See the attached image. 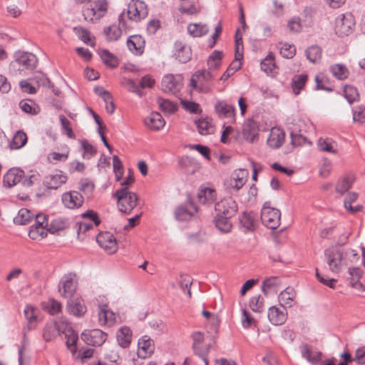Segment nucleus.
Wrapping results in <instances>:
<instances>
[{"mask_svg":"<svg viewBox=\"0 0 365 365\" xmlns=\"http://www.w3.org/2000/svg\"><path fill=\"white\" fill-rule=\"evenodd\" d=\"M217 215L233 217L237 212V205L232 197H227L217 202L215 206Z\"/></svg>","mask_w":365,"mask_h":365,"instance_id":"nucleus-12","label":"nucleus"},{"mask_svg":"<svg viewBox=\"0 0 365 365\" xmlns=\"http://www.w3.org/2000/svg\"><path fill=\"white\" fill-rule=\"evenodd\" d=\"M215 110L220 118H230L232 120L235 118L236 110L235 107L225 101H217L215 105Z\"/></svg>","mask_w":365,"mask_h":365,"instance_id":"nucleus-22","label":"nucleus"},{"mask_svg":"<svg viewBox=\"0 0 365 365\" xmlns=\"http://www.w3.org/2000/svg\"><path fill=\"white\" fill-rule=\"evenodd\" d=\"M121 85L124 86L128 91L135 93L140 97L144 95V93L139 88L137 83L132 79L123 78Z\"/></svg>","mask_w":365,"mask_h":365,"instance_id":"nucleus-56","label":"nucleus"},{"mask_svg":"<svg viewBox=\"0 0 365 365\" xmlns=\"http://www.w3.org/2000/svg\"><path fill=\"white\" fill-rule=\"evenodd\" d=\"M157 102L160 110L165 113L172 114L177 110V106L169 100L158 98Z\"/></svg>","mask_w":365,"mask_h":365,"instance_id":"nucleus-58","label":"nucleus"},{"mask_svg":"<svg viewBox=\"0 0 365 365\" xmlns=\"http://www.w3.org/2000/svg\"><path fill=\"white\" fill-rule=\"evenodd\" d=\"M98 323L101 326L111 327L115 322V314L107 304H100L98 307Z\"/></svg>","mask_w":365,"mask_h":365,"instance_id":"nucleus-19","label":"nucleus"},{"mask_svg":"<svg viewBox=\"0 0 365 365\" xmlns=\"http://www.w3.org/2000/svg\"><path fill=\"white\" fill-rule=\"evenodd\" d=\"M70 225L68 219L62 217H58L53 219L50 223L48 230L50 232L54 233L56 232L65 230Z\"/></svg>","mask_w":365,"mask_h":365,"instance_id":"nucleus-38","label":"nucleus"},{"mask_svg":"<svg viewBox=\"0 0 365 365\" xmlns=\"http://www.w3.org/2000/svg\"><path fill=\"white\" fill-rule=\"evenodd\" d=\"M222 53L214 51L207 59L208 71L217 70L221 65Z\"/></svg>","mask_w":365,"mask_h":365,"instance_id":"nucleus-50","label":"nucleus"},{"mask_svg":"<svg viewBox=\"0 0 365 365\" xmlns=\"http://www.w3.org/2000/svg\"><path fill=\"white\" fill-rule=\"evenodd\" d=\"M182 77L181 75L168 74L163 76L161 82L162 89L166 93H175L181 87Z\"/></svg>","mask_w":365,"mask_h":365,"instance_id":"nucleus-15","label":"nucleus"},{"mask_svg":"<svg viewBox=\"0 0 365 365\" xmlns=\"http://www.w3.org/2000/svg\"><path fill=\"white\" fill-rule=\"evenodd\" d=\"M124 14H121L118 17L119 25H111L105 29L104 33L108 41H117L121 36V29L125 27L124 21Z\"/></svg>","mask_w":365,"mask_h":365,"instance_id":"nucleus-27","label":"nucleus"},{"mask_svg":"<svg viewBox=\"0 0 365 365\" xmlns=\"http://www.w3.org/2000/svg\"><path fill=\"white\" fill-rule=\"evenodd\" d=\"M77 280L76 274L68 273L65 274L58 284V292L64 298H71L76 291Z\"/></svg>","mask_w":365,"mask_h":365,"instance_id":"nucleus-7","label":"nucleus"},{"mask_svg":"<svg viewBox=\"0 0 365 365\" xmlns=\"http://www.w3.org/2000/svg\"><path fill=\"white\" fill-rule=\"evenodd\" d=\"M15 61L23 69L34 70L38 63V58L32 53L26 51H16L15 53Z\"/></svg>","mask_w":365,"mask_h":365,"instance_id":"nucleus-13","label":"nucleus"},{"mask_svg":"<svg viewBox=\"0 0 365 365\" xmlns=\"http://www.w3.org/2000/svg\"><path fill=\"white\" fill-rule=\"evenodd\" d=\"M280 283V279L278 277H269L262 282V291L266 296L276 294L279 290Z\"/></svg>","mask_w":365,"mask_h":365,"instance_id":"nucleus-32","label":"nucleus"},{"mask_svg":"<svg viewBox=\"0 0 365 365\" xmlns=\"http://www.w3.org/2000/svg\"><path fill=\"white\" fill-rule=\"evenodd\" d=\"M215 77V75L212 71L207 69L198 70L192 74L190 81V86L197 93H209L212 90V80Z\"/></svg>","mask_w":365,"mask_h":365,"instance_id":"nucleus-1","label":"nucleus"},{"mask_svg":"<svg viewBox=\"0 0 365 365\" xmlns=\"http://www.w3.org/2000/svg\"><path fill=\"white\" fill-rule=\"evenodd\" d=\"M99 55L103 62L110 68H115L118 65V60L116 56L106 49L99 51Z\"/></svg>","mask_w":365,"mask_h":365,"instance_id":"nucleus-48","label":"nucleus"},{"mask_svg":"<svg viewBox=\"0 0 365 365\" xmlns=\"http://www.w3.org/2000/svg\"><path fill=\"white\" fill-rule=\"evenodd\" d=\"M43 309L51 315L56 314L61 311L62 305L54 299H50L43 304Z\"/></svg>","mask_w":365,"mask_h":365,"instance_id":"nucleus-54","label":"nucleus"},{"mask_svg":"<svg viewBox=\"0 0 365 365\" xmlns=\"http://www.w3.org/2000/svg\"><path fill=\"white\" fill-rule=\"evenodd\" d=\"M34 218V213L26 208H21L14 218V222L16 225H26Z\"/></svg>","mask_w":365,"mask_h":365,"instance_id":"nucleus-41","label":"nucleus"},{"mask_svg":"<svg viewBox=\"0 0 365 365\" xmlns=\"http://www.w3.org/2000/svg\"><path fill=\"white\" fill-rule=\"evenodd\" d=\"M24 176V172L19 168H11L4 176V186L11 187L20 182Z\"/></svg>","mask_w":365,"mask_h":365,"instance_id":"nucleus-24","label":"nucleus"},{"mask_svg":"<svg viewBox=\"0 0 365 365\" xmlns=\"http://www.w3.org/2000/svg\"><path fill=\"white\" fill-rule=\"evenodd\" d=\"M208 27L205 24H190L187 26L188 33L194 37H200L208 32Z\"/></svg>","mask_w":365,"mask_h":365,"instance_id":"nucleus-52","label":"nucleus"},{"mask_svg":"<svg viewBox=\"0 0 365 365\" xmlns=\"http://www.w3.org/2000/svg\"><path fill=\"white\" fill-rule=\"evenodd\" d=\"M322 51L318 46H312L306 50L307 59L312 63H317L322 58Z\"/></svg>","mask_w":365,"mask_h":365,"instance_id":"nucleus-53","label":"nucleus"},{"mask_svg":"<svg viewBox=\"0 0 365 365\" xmlns=\"http://www.w3.org/2000/svg\"><path fill=\"white\" fill-rule=\"evenodd\" d=\"M106 0H97L83 7L82 13L86 21L96 23L108 12Z\"/></svg>","mask_w":365,"mask_h":365,"instance_id":"nucleus-3","label":"nucleus"},{"mask_svg":"<svg viewBox=\"0 0 365 365\" xmlns=\"http://www.w3.org/2000/svg\"><path fill=\"white\" fill-rule=\"evenodd\" d=\"M61 200L64 206L68 209H76L82 206L83 197L77 191H71L63 194Z\"/></svg>","mask_w":365,"mask_h":365,"instance_id":"nucleus-17","label":"nucleus"},{"mask_svg":"<svg viewBox=\"0 0 365 365\" xmlns=\"http://www.w3.org/2000/svg\"><path fill=\"white\" fill-rule=\"evenodd\" d=\"M49 232L48 228H42V227H31L30 230L29 232V236L32 240H41L47 235V232Z\"/></svg>","mask_w":365,"mask_h":365,"instance_id":"nucleus-61","label":"nucleus"},{"mask_svg":"<svg viewBox=\"0 0 365 365\" xmlns=\"http://www.w3.org/2000/svg\"><path fill=\"white\" fill-rule=\"evenodd\" d=\"M197 197L200 203L210 204L215 200L216 193L214 190L205 187L200 190Z\"/></svg>","mask_w":365,"mask_h":365,"instance_id":"nucleus-45","label":"nucleus"},{"mask_svg":"<svg viewBox=\"0 0 365 365\" xmlns=\"http://www.w3.org/2000/svg\"><path fill=\"white\" fill-rule=\"evenodd\" d=\"M281 212L270 206L269 202H265L261 210V220L262 224L269 229L274 230L280 225Z\"/></svg>","mask_w":365,"mask_h":365,"instance_id":"nucleus-5","label":"nucleus"},{"mask_svg":"<svg viewBox=\"0 0 365 365\" xmlns=\"http://www.w3.org/2000/svg\"><path fill=\"white\" fill-rule=\"evenodd\" d=\"M174 56L179 62L185 63L191 59V48L181 41H176L174 45Z\"/></svg>","mask_w":365,"mask_h":365,"instance_id":"nucleus-23","label":"nucleus"},{"mask_svg":"<svg viewBox=\"0 0 365 365\" xmlns=\"http://www.w3.org/2000/svg\"><path fill=\"white\" fill-rule=\"evenodd\" d=\"M261 68L267 74H273L275 73L276 65L274 62V55L269 52L267 56L262 61Z\"/></svg>","mask_w":365,"mask_h":365,"instance_id":"nucleus-43","label":"nucleus"},{"mask_svg":"<svg viewBox=\"0 0 365 365\" xmlns=\"http://www.w3.org/2000/svg\"><path fill=\"white\" fill-rule=\"evenodd\" d=\"M62 323L65 324V328L63 332H64L66 339V346L70 352L73 355H75L77 351L76 343L78 339V334L69 327L65 319H62Z\"/></svg>","mask_w":365,"mask_h":365,"instance_id":"nucleus-20","label":"nucleus"},{"mask_svg":"<svg viewBox=\"0 0 365 365\" xmlns=\"http://www.w3.org/2000/svg\"><path fill=\"white\" fill-rule=\"evenodd\" d=\"M344 96L349 103L359 100V93L357 89L351 86H345L344 88Z\"/></svg>","mask_w":365,"mask_h":365,"instance_id":"nucleus-60","label":"nucleus"},{"mask_svg":"<svg viewBox=\"0 0 365 365\" xmlns=\"http://www.w3.org/2000/svg\"><path fill=\"white\" fill-rule=\"evenodd\" d=\"M195 123L200 135H210L215 131V127L208 118L200 119Z\"/></svg>","mask_w":365,"mask_h":365,"instance_id":"nucleus-42","label":"nucleus"},{"mask_svg":"<svg viewBox=\"0 0 365 365\" xmlns=\"http://www.w3.org/2000/svg\"><path fill=\"white\" fill-rule=\"evenodd\" d=\"M353 120L360 123H365V107L359 106L353 108Z\"/></svg>","mask_w":365,"mask_h":365,"instance_id":"nucleus-64","label":"nucleus"},{"mask_svg":"<svg viewBox=\"0 0 365 365\" xmlns=\"http://www.w3.org/2000/svg\"><path fill=\"white\" fill-rule=\"evenodd\" d=\"M99 246L108 254H113L118 250V245L113 235L109 232H101L96 237Z\"/></svg>","mask_w":365,"mask_h":365,"instance_id":"nucleus-14","label":"nucleus"},{"mask_svg":"<svg viewBox=\"0 0 365 365\" xmlns=\"http://www.w3.org/2000/svg\"><path fill=\"white\" fill-rule=\"evenodd\" d=\"M155 346L153 340L148 336H143L138 340L137 354L139 358L146 359L154 352Z\"/></svg>","mask_w":365,"mask_h":365,"instance_id":"nucleus-18","label":"nucleus"},{"mask_svg":"<svg viewBox=\"0 0 365 365\" xmlns=\"http://www.w3.org/2000/svg\"><path fill=\"white\" fill-rule=\"evenodd\" d=\"M61 329L56 323L47 324L43 329V337L45 341H51L60 334Z\"/></svg>","mask_w":365,"mask_h":365,"instance_id":"nucleus-40","label":"nucleus"},{"mask_svg":"<svg viewBox=\"0 0 365 365\" xmlns=\"http://www.w3.org/2000/svg\"><path fill=\"white\" fill-rule=\"evenodd\" d=\"M284 137L285 134L282 129L277 127L272 128L267 139V145L273 149L279 148L284 143Z\"/></svg>","mask_w":365,"mask_h":365,"instance_id":"nucleus-26","label":"nucleus"},{"mask_svg":"<svg viewBox=\"0 0 365 365\" xmlns=\"http://www.w3.org/2000/svg\"><path fill=\"white\" fill-rule=\"evenodd\" d=\"M324 258L330 271L334 273H338L342 267L346 265L344 252L336 247H330L325 250Z\"/></svg>","mask_w":365,"mask_h":365,"instance_id":"nucleus-4","label":"nucleus"},{"mask_svg":"<svg viewBox=\"0 0 365 365\" xmlns=\"http://www.w3.org/2000/svg\"><path fill=\"white\" fill-rule=\"evenodd\" d=\"M355 25L354 16L351 14H341L335 19V33L339 37L347 36Z\"/></svg>","mask_w":365,"mask_h":365,"instance_id":"nucleus-6","label":"nucleus"},{"mask_svg":"<svg viewBox=\"0 0 365 365\" xmlns=\"http://www.w3.org/2000/svg\"><path fill=\"white\" fill-rule=\"evenodd\" d=\"M118 345L125 349L130 346L132 339V332L129 327H122L116 332Z\"/></svg>","mask_w":365,"mask_h":365,"instance_id":"nucleus-34","label":"nucleus"},{"mask_svg":"<svg viewBox=\"0 0 365 365\" xmlns=\"http://www.w3.org/2000/svg\"><path fill=\"white\" fill-rule=\"evenodd\" d=\"M191 338L192 339V348L194 353L199 357L207 356L210 349V344L205 342V334L199 331H193Z\"/></svg>","mask_w":365,"mask_h":365,"instance_id":"nucleus-10","label":"nucleus"},{"mask_svg":"<svg viewBox=\"0 0 365 365\" xmlns=\"http://www.w3.org/2000/svg\"><path fill=\"white\" fill-rule=\"evenodd\" d=\"M59 120L62 127V129L64 130L66 135L69 138H75V135L73 132L72 127L71 125V122L63 115L59 116Z\"/></svg>","mask_w":365,"mask_h":365,"instance_id":"nucleus-63","label":"nucleus"},{"mask_svg":"<svg viewBox=\"0 0 365 365\" xmlns=\"http://www.w3.org/2000/svg\"><path fill=\"white\" fill-rule=\"evenodd\" d=\"M145 40L141 36L133 35L127 40V46L128 49L135 55H141L145 48Z\"/></svg>","mask_w":365,"mask_h":365,"instance_id":"nucleus-29","label":"nucleus"},{"mask_svg":"<svg viewBox=\"0 0 365 365\" xmlns=\"http://www.w3.org/2000/svg\"><path fill=\"white\" fill-rule=\"evenodd\" d=\"M114 196L118 200V207L122 212L129 214L137 205L138 197L136 193L131 192L126 186L117 190Z\"/></svg>","mask_w":365,"mask_h":365,"instance_id":"nucleus-2","label":"nucleus"},{"mask_svg":"<svg viewBox=\"0 0 365 365\" xmlns=\"http://www.w3.org/2000/svg\"><path fill=\"white\" fill-rule=\"evenodd\" d=\"M107 334L98 329L85 330L81 334V339L88 345L101 346L106 340Z\"/></svg>","mask_w":365,"mask_h":365,"instance_id":"nucleus-11","label":"nucleus"},{"mask_svg":"<svg viewBox=\"0 0 365 365\" xmlns=\"http://www.w3.org/2000/svg\"><path fill=\"white\" fill-rule=\"evenodd\" d=\"M127 14L129 19L138 21L148 16L147 6L142 1L131 0L128 5Z\"/></svg>","mask_w":365,"mask_h":365,"instance_id":"nucleus-9","label":"nucleus"},{"mask_svg":"<svg viewBox=\"0 0 365 365\" xmlns=\"http://www.w3.org/2000/svg\"><path fill=\"white\" fill-rule=\"evenodd\" d=\"M255 217L252 212H244L240 218V223L245 231L255 229Z\"/></svg>","mask_w":365,"mask_h":365,"instance_id":"nucleus-46","label":"nucleus"},{"mask_svg":"<svg viewBox=\"0 0 365 365\" xmlns=\"http://www.w3.org/2000/svg\"><path fill=\"white\" fill-rule=\"evenodd\" d=\"M143 123L146 127L152 130H159L162 129L165 124V121L161 114L158 112L151 113L148 116L144 118Z\"/></svg>","mask_w":365,"mask_h":365,"instance_id":"nucleus-28","label":"nucleus"},{"mask_svg":"<svg viewBox=\"0 0 365 365\" xmlns=\"http://www.w3.org/2000/svg\"><path fill=\"white\" fill-rule=\"evenodd\" d=\"M320 151L336 154L337 153L336 143L329 138H320L317 143Z\"/></svg>","mask_w":365,"mask_h":365,"instance_id":"nucleus-36","label":"nucleus"},{"mask_svg":"<svg viewBox=\"0 0 365 365\" xmlns=\"http://www.w3.org/2000/svg\"><path fill=\"white\" fill-rule=\"evenodd\" d=\"M232 217L217 215L215 220L216 227L223 233L230 232L232 225L230 220Z\"/></svg>","mask_w":365,"mask_h":365,"instance_id":"nucleus-39","label":"nucleus"},{"mask_svg":"<svg viewBox=\"0 0 365 365\" xmlns=\"http://www.w3.org/2000/svg\"><path fill=\"white\" fill-rule=\"evenodd\" d=\"M248 172L245 169H239L233 172L231 176L226 179L225 185L230 191H238L247 182Z\"/></svg>","mask_w":365,"mask_h":365,"instance_id":"nucleus-8","label":"nucleus"},{"mask_svg":"<svg viewBox=\"0 0 365 365\" xmlns=\"http://www.w3.org/2000/svg\"><path fill=\"white\" fill-rule=\"evenodd\" d=\"M250 307L255 312H262L264 307V299L260 295L252 297L250 300Z\"/></svg>","mask_w":365,"mask_h":365,"instance_id":"nucleus-62","label":"nucleus"},{"mask_svg":"<svg viewBox=\"0 0 365 365\" xmlns=\"http://www.w3.org/2000/svg\"><path fill=\"white\" fill-rule=\"evenodd\" d=\"M296 297V292L292 287H287L280 292L278 300L282 307L284 308L292 307Z\"/></svg>","mask_w":365,"mask_h":365,"instance_id":"nucleus-33","label":"nucleus"},{"mask_svg":"<svg viewBox=\"0 0 365 365\" xmlns=\"http://www.w3.org/2000/svg\"><path fill=\"white\" fill-rule=\"evenodd\" d=\"M299 351L302 358L312 365H318L322 361V353L307 344H301Z\"/></svg>","mask_w":365,"mask_h":365,"instance_id":"nucleus-16","label":"nucleus"},{"mask_svg":"<svg viewBox=\"0 0 365 365\" xmlns=\"http://www.w3.org/2000/svg\"><path fill=\"white\" fill-rule=\"evenodd\" d=\"M279 53L285 58H292L296 54L295 46L288 43H279Z\"/></svg>","mask_w":365,"mask_h":365,"instance_id":"nucleus-57","label":"nucleus"},{"mask_svg":"<svg viewBox=\"0 0 365 365\" xmlns=\"http://www.w3.org/2000/svg\"><path fill=\"white\" fill-rule=\"evenodd\" d=\"M267 317L272 324L282 325L287 320V312L284 307L281 309L276 306H272L268 310Z\"/></svg>","mask_w":365,"mask_h":365,"instance_id":"nucleus-25","label":"nucleus"},{"mask_svg":"<svg viewBox=\"0 0 365 365\" xmlns=\"http://www.w3.org/2000/svg\"><path fill=\"white\" fill-rule=\"evenodd\" d=\"M38 312H39L36 308L31 305H26L25 307L24 313L25 318L28 322L29 329H33L36 327L38 322Z\"/></svg>","mask_w":365,"mask_h":365,"instance_id":"nucleus-35","label":"nucleus"},{"mask_svg":"<svg viewBox=\"0 0 365 365\" xmlns=\"http://www.w3.org/2000/svg\"><path fill=\"white\" fill-rule=\"evenodd\" d=\"M259 128L257 123L252 120L248 119L243 123L242 133L245 140L250 143L255 142L258 136Z\"/></svg>","mask_w":365,"mask_h":365,"instance_id":"nucleus-21","label":"nucleus"},{"mask_svg":"<svg viewBox=\"0 0 365 365\" xmlns=\"http://www.w3.org/2000/svg\"><path fill=\"white\" fill-rule=\"evenodd\" d=\"M329 71L339 80L346 79L349 74V70L345 66L341 63H336L329 67Z\"/></svg>","mask_w":365,"mask_h":365,"instance_id":"nucleus-47","label":"nucleus"},{"mask_svg":"<svg viewBox=\"0 0 365 365\" xmlns=\"http://www.w3.org/2000/svg\"><path fill=\"white\" fill-rule=\"evenodd\" d=\"M362 270L359 267H352L349 269V274L351 276L350 284L352 287H360L364 288L361 283L359 282V279L362 276Z\"/></svg>","mask_w":365,"mask_h":365,"instance_id":"nucleus-59","label":"nucleus"},{"mask_svg":"<svg viewBox=\"0 0 365 365\" xmlns=\"http://www.w3.org/2000/svg\"><path fill=\"white\" fill-rule=\"evenodd\" d=\"M308 76L307 74L295 75L292 79V88L295 95L299 94L304 88Z\"/></svg>","mask_w":365,"mask_h":365,"instance_id":"nucleus-44","label":"nucleus"},{"mask_svg":"<svg viewBox=\"0 0 365 365\" xmlns=\"http://www.w3.org/2000/svg\"><path fill=\"white\" fill-rule=\"evenodd\" d=\"M27 143V136L26 133L21 130L17 131L13 137L10 143L11 149H19L23 148Z\"/></svg>","mask_w":365,"mask_h":365,"instance_id":"nucleus-49","label":"nucleus"},{"mask_svg":"<svg viewBox=\"0 0 365 365\" xmlns=\"http://www.w3.org/2000/svg\"><path fill=\"white\" fill-rule=\"evenodd\" d=\"M66 180V175H63L61 172H59L56 174L48 175L46 178L43 184L48 189L56 190L65 184Z\"/></svg>","mask_w":365,"mask_h":365,"instance_id":"nucleus-31","label":"nucleus"},{"mask_svg":"<svg viewBox=\"0 0 365 365\" xmlns=\"http://www.w3.org/2000/svg\"><path fill=\"white\" fill-rule=\"evenodd\" d=\"M68 312L76 317H83L87 311V308L81 299H70L67 304Z\"/></svg>","mask_w":365,"mask_h":365,"instance_id":"nucleus-30","label":"nucleus"},{"mask_svg":"<svg viewBox=\"0 0 365 365\" xmlns=\"http://www.w3.org/2000/svg\"><path fill=\"white\" fill-rule=\"evenodd\" d=\"M73 31L78 37V38L81 39L83 42L92 46H94V43L91 41V33L87 29L81 26L74 27Z\"/></svg>","mask_w":365,"mask_h":365,"instance_id":"nucleus-55","label":"nucleus"},{"mask_svg":"<svg viewBox=\"0 0 365 365\" xmlns=\"http://www.w3.org/2000/svg\"><path fill=\"white\" fill-rule=\"evenodd\" d=\"M197 212V209L194 207L190 210L185 206H179L175 210V217L178 221H186L192 218Z\"/></svg>","mask_w":365,"mask_h":365,"instance_id":"nucleus-37","label":"nucleus"},{"mask_svg":"<svg viewBox=\"0 0 365 365\" xmlns=\"http://www.w3.org/2000/svg\"><path fill=\"white\" fill-rule=\"evenodd\" d=\"M242 58H237L235 56V60L230 63V66L225 71V72L222 75L220 80L225 81L227 80L232 75H233L236 71H237L242 66L241 60Z\"/></svg>","mask_w":365,"mask_h":365,"instance_id":"nucleus-51","label":"nucleus"}]
</instances>
